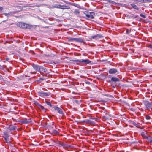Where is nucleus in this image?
I'll use <instances>...</instances> for the list:
<instances>
[{"label":"nucleus","instance_id":"nucleus-30","mask_svg":"<svg viewBox=\"0 0 152 152\" xmlns=\"http://www.w3.org/2000/svg\"><path fill=\"white\" fill-rule=\"evenodd\" d=\"M4 135L5 136V137H9L7 132H4Z\"/></svg>","mask_w":152,"mask_h":152},{"label":"nucleus","instance_id":"nucleus-8","mask_svg":"<svg viewBox=\"0 0 152 152\" xmlns=\"http://www.w3.org/2000/svg\"><path fill=\"white\" fill-rule=\"evenodd\" d=\"M31 120L30 119H27L25 118L22 120V122L24 124H28L31 122Z\"/></svg>","mask_w":152,"mask_h":152},{"label":"nucleus","instance_id":"nucleus-41","mask_svg":"<svg viewBox=\"0 0 152 152\" xmlns=\"http://www.w3.org/2000/svg\"><path fill=\"white\" fill-rule=\"evenodd\" d=\"M138 15H134V18H136L137 17Z\"/></svg>","mask_w":152,"mask_h":152},{"label":"nucleus","instance_id":"nucleus-7","mask_svg":"<svg viewBox=\"0 0 152 152\" xmlns=\"http://www.w3.org/2000/svg\"><path fill=\"white\" fill-rule=\"evenodd\" d=\"M54 108L55 110L57 111L58 113L61 114H63V112L61 108L58 107L56 106H55L54 107Z\"/></svg>","mask_w":152,"mask_h":152},{"label":"nucleus","instance_id":"nucleus-33","mask_svg":"<svg viewBox=\"0 0 152 152\" xmlns=\"http://www.w3.org/2000/svg\"><path fill=\"white\" fill-rule=\"evenodd\" d=\"M146 118L147 120H149L150 119L151 117L148 115H147L146 117Z\"/></svg>","mask_w":152,"mask_h":152},{"label":"nucleus","instance_id":"nucleus-38","mask_svg":"<svg viewBox=\"0 0 152 152\" xmlns=\"http://www.w3.org/2000/svg\"><path fill=\"white\" fill-rule=\"evenodd\" d=\"M86 84H90V83L88 81H86Z\"/></svg>","mask_w":152,"mask_h":152},{"label":"nucleus","instance_id":"nucleus-47","mask_svg":"<svg viewBox=\"0 0 152 152\" xmlns=\"http://www.w3.org/2000/svg\"><path fill=\"white\" fill-rule=\"evenodd\" d=\"M104 109V108H103H103H102V109Z\"/></svg>","mask_w":152,"mask_h":152},{"label":"nucleus","instance_id":"nucleus-35","mask_svg":"<svg viewBox=\"0 0 152 152\" xmlns=\"http://www.w3.org/2000/svg\"><path fill=\"white\" fill-rule=\"evenodd\" d=\"M64 2L66 4H69V3H71L70 2H68L67 1H64Z\"/></svg>","mask_w":152,"mask_h":152},{"label":"nucleus","instance_id":"nucleus-43","mask_svg":"<svg viewBox=\"0 0 152 152\" xmlns=\"http://www.w3.org/2000/svg\"><path fill=\"white\" fill-rule=\"evenodd\" d=\"M82 122H85V120H83V121H81Z\"/></svg>","mask_w":152,"mask_h":152},{"label":"nucleus","instance_id":"nucleus-25","mask_svg":"<svg viewBox=\"0 0 152 152\" xmlns=\"http://www.w3.org/2000/svg\"><path fill=\"white\" fill-rule=\"evenodd\" d=\"M151 2V1L150 0H143L142 3H148Z\"/></svg>","mask_w":152,"mask_h":152},{"label":"nucleus","instance_id":"nucleus-24","mask_svg":"<svg viewBox=\"0 0 152 152\" xmlns=\"http://www.w3.org/2000/svg\"><path fill=\"white\" fill-rule=\"evenodd\" d=\"M108 2L109 3L112 4H116V3L115 2L111 0H109Z\"/></svg>","mask_w":152,"mask_h":152},{"label":"nucleus","instance_id":"nucleus-40","mask_svg":"<svg viewBox=\"0 0 152 152\" xmlns=\"http://www.w3.org/2000/svg\"><path fill=\"white\" fill-rule=\"evenodd\" d=\"M3 8L1 7H0V10L2 11L3 10Z\"/></svg>","mask_w":152,"mask_h":152},{"label":"nucleus","instance_id":"nucleus-34","mask_svg":"<svg viewBox=\"0 0 152 152\" xmlns=\"http://www.w3.org/2000/svg\"><path fill=\"white\" fill-rule=\"evenodd\" d=\"M90 121L89 120L87 119L85 120V122L86 123H88Z\"/></svg>","mask_w":152,"mask_h":152},{"label":"nucleus","instance_id":"nucleus-15","mask_svg":"<svg viewBox=\"0 0 152 152\" xmlns=\"http://www.w3.org/2000/svg\"><path fill=\"white\" fill-rule=\"evenodd\" d=\"M60 7L59 9H69V8L66 5H60Z\"/></svg>","mask_w":152,"mask_h":152},{"label":"nucleus","instance_id":"nucleus-2","mask_svg":"<svg viewBox=\"0 0 152 152\" xmlns=\"http://www.w3.org/2000/svg\"><path fill=\"white\" fill-rule=\"evenodd\" d=\"M37 94L39 96L42 97H44L49 96L50 95V92L48 93H45L44 91H42L38 92Z\"/></svg>","mask_w":152,"mask_h":152},{"label":"nucleus","instance_id":"nucleus-29","mask_svg":"<svg viewBox=\"0 0 152 152\" xmlns=\"http://www.w3.org/2000/svg\"><path fill=\"white\" fill-rule=\"evenodd\" d=\"M132 124L134 125V126H137V123L136 122H134V121H132Z\"/></svg>","mask_w":152,"mask_h":152},{"label":"nucleus","instance_id":"nucleus-26","mask_svg":"<svg viewBox=\"0 0 152 152\" xmlns=\"http://www.w3.org/2000/svg\"><path fill=\"white\" fill-rule=\"evenodd\" d=\"M46 102L48 105L50 106L51 107H52L51 104L50 102L46 101Z\"/></svg>","mask_w":152,"mask_h":152},{"label":"nucleus","instance_id":"nucleus-6","mask_svg":"<svg viewBox=\"0 0 152 152\" xmlns=\"http://www.w3.org/2000/svg\"><path fill=\"white\" fill-rule=\"evenodd\" d=\"M94 15V13L93 12H89L87 14H86V17L91 19H93L94 17L93 15Z\"/></svg>","mask_w":152,"mask_h":152},{"label":"nucleus","instance_id":"nucleus-23","mask_svg":"<svg viewBox=\"0 0 152 152\" xmlns=\"http://www.w3.org/2000/svg\"><path fill=\"white\" fill-rule=\"evenodd\" d=\"M69 40L70 41H75V38H71L70 37L69 38Z\"/></svg>","mask_w":152,"mask_h":152},{"label":"nucleus","instance_id":"nucleus-20","mask_svg":"<svg viewBox=\"0 0 152 152\" xmlns=\"http://www.w3.org/2000/svg\"><path fill=\"white\" fill-rule=\"evenodd\" d=\"M4 137L5 141L7 143H9L10 142V141L8 140V137Z\"/></svg>","mask_w":152,"mask_h":152},{"label":"nucleus","instance_id":"nucleus-32","mask_svg":"<svg viewBox=\"0 0 152 152\" xmlns=\"http://www.w3.org/2000/svg\"><path fill=\"white\" fill-rule=\"evenodd\" d=\"M151 143H152V137H151L148 140Z\"/></svg>","mask_w":152,"mask_h":152},{"label":"nucleus","instance_id":"nucleus-17","mask_svg":"<svg viewBox=\"0 0 152 152\" xmlns=\"http://www.w3.org/2000/svg\"><path fill=\"white\" fill-rule=\"evenodd\" d=\"M38 107L40 109L43 110L45 112L46 111V109L43 106L40 104L38 105Z\"/></svg>","mask_w":152,"mask_h":152},{"label":"nucleus","instance_id":"nucleus-11","mask_svg":"<svg viewBox=\"0 0 152 152\" xmlns=\"http://www.w3.org/2000/svg\"><path fill=\"white\" fill-rule=\"evenodd\" d=\"M132 7L134 9L136 10H140L139 7H138L136 5L133 4H130Z\"/></svg>","mask_w":152,"mask_h":152},{"label":"nucleus","instance_id":"nucleus-39","mask_svg":"<svg viewBox=\"0 0 152 152\" xmlns=\"http://www.w3.org/2000/svg\"><path fill=\"white\" fill-rule=\"evenodd\" d=\"M130 32V31L129 30H127L126 31V32L128 34H129Z\"/></svg>","mask_w":152,"mask_h":152},{"label":"nucleus","instance_id":"nucleus-16","mask_svg":"<svg viewBox=\"0 0 152 152\" xmlns=\"http://www.w3.org/2000/svg\"><path fill=\"white\" fill-rule=\"evenodd\" d=\"M111 80L114 82H118L120 80L118 78L112 77L111 78Z\"/></svg>","mask_w":152,"mask_h":152},{"label":"nucleus","instance_id":"nucleus-13","mask_svg":"<svg viewBox=\"0 0 152 152\" xmlns=\"http://www.w3.org/2000/svg\"><path fill=\"white\" fill-rule=\"evenodd\" d=\"M32 66L35 70L38 71L40 66L37 65L33 64L32 65Z\"/></svg>","mask_w":152,"mask_h":152},{"label":"nucleus","instance_id":"nucleus-42","mask_svg":"<svg viewBox=\"0 0 152 152\" xmlns=\"http://www.w3.org/2000/svg\"><path fill=\"white\" fill-rule=\"evenodd\" d=\"M2 77L0 75V80L1 79H2Z\"/></svg>","mask_w":152,"mask_h":152},{"label":"nucleus","instance_id":"nucleus-22","mask_svg":"<svg viewBox=\"0 0 152 152\" xmlns=\"http://www.w3.org/2000/svg\"><path fill=\"white\" fill-rule=\"evenodd\" d=\"M74 13H75L76 15H77L79 14L80 13L79 11L78 10H75L74 12Z\"/></svg>","mask_w":152,"mask_h":152},{"label":"nucleus","instance_id":"nucleus-27","mask_svg":"<svg viewBox=\"0 0 152 152\" xmlns=\"http://www.w3.org/2000/svg\"><path fill=\"white\" fill-rule=\"evenodd\" d=\"M53 133L54 134H57L58 133V132L57 130H54L53 131Z\"/></svg>","mask_w":152,"mask_h":152},{"label":"nucleus","instance_id":"nucleus-44","mask_svg":"<svg viewBox=\"0 0 152 152\" xmlns=\"http://www.w3.org/2000/svg\"><path fill=\"white\" fill-rule=\"evenodd\" d=\"M100 102H104V101L103 100H101L100 101Z\"/></svg>","mask_w":152,"mask_h":152},{"label":"nucleus","instance_id":"nucleus-28","mask_svg":"<svg viewBox=\"0 0 152 152\" xmlns=\"http://www.w3.org/2000/svg\"><path fill=\"white\" fill-rule=\"evenodd\" d=\"M140 16L142 17L143 18H146V16L145 15H144L142 14H140Z\"/></svg>","mask_w":152,"mask_h":152},{"label":"nucleus","instance_id":"nucleus-36","mask_svg":"<svg viewBox=\"0 0 152 152\" xmlns=\"http://www.w3.org/2000/svg\"><path fill=\"white\" fill-rule=\"evenodd\" d=\"M137 1L142 3L143 0H137Z\"/></svg>","mask_w":152,"mask_h":152},{"label":"nucleus","instance_id":"nucleus-4","mask_svg":"<svg viewBox=\"0 0 152 152\" xmlns=\"http://www.w3.org/2000/svg\"><path fill=\"white\" fill-rule=\"evenodd\" d=\"M118 72L117 69L114 68L110 69L108 71V72L110 74H115Z\"/></svg>","mask_w":152,"mask_h":152},{"label":"nucleus","instance_id":"nucleus-9","mask_svg":"<svg viewBox=\"0 0 152 152\" xmlns=\"http://www.w3.org/2000/svg\"><path fill=\"white\" fill-rule=\"evenodd\" d=\"M75 41L82 43L83 42V39L81 38H75Z\"/></svg>","mask_w":152,"mask_h":152},{"label":"nucleus","instance_id":"nucleus-12","mask_svg":"<svg viewBox=\"0 0 152 152\" xmlns=\"http://www.w3.org/2000/svg\"><path fill=\"white\" fill-rule=\"evenodd\" d=\"M60 6V4H56L54 5H52L51 6H50L49 8H57L59 9Z\"/></svg>","mask_w":152,"mask_h":152},{"label":"nucleus","instance_id":"nucleus-19","mask_svg":"<svg viewBox=\"0 0 152 152\" xmlns=\"http://www.w3.org/2000/svg\"><path fill=\"white\" fill-rule=\"evenodd\" d=\"M4 14L5 16H7L8 17L10 16H11L12 14H13V13L12 12H9L8 13H4Z\"/></svg>","mask_w":152,"mask_h":152},{"label":"nucleus","instance_id":"nucleus-18","mask_svg":"<svg viewBox=\"0 0 152 152\" xmlns=\"http://www.w3.org/2000/svg\"><path fill=\"white\" fill-rule=\"evenodd\" d=\"M8 129L10 130H14L15 129V127L13 126H10Z\"/></svg>","mask_w":152,"mask_h":152},{"label":"nucleus","instance_id":"nucleus-10","mask_svg":"<svg viewBox=\"0 0 152 152\" xmlns=\"http://www.w3.org/2000/svg\"><path fill=\"white\" fill-rule=\"evenodd\" d=\"M38 71L40 73L45 72L46 71V69L45 68L40 66Z\"/></svg>","mask_w":152,"mask_h":152},{"label":"nucleus","instance_id":"nucleus-45","mask_svg":"<svg viewBox=\"0 0 152 152\" xmlns=\"http://www.w3.org/2000/svg\"><path fill=\"white\" fill-rule=\"evenodd\" d=\"M133 1H137V0H133Z\"/></svg>","mask_w":152,"mask_h":152},{"label":"nucleus","instance_id":"nucleus-46","mask_svg":"<svg viewBox=\"0 0 152 152\" xmlns=\"http://www.w3.org/2000/svg\"><path fill=\"white\" fill-rule=\"evenodd\" d=\"M75 101L77 102H78V101L77 100H76Z\"/></svg>","mask_w":152,"mask_h":152},{"label":"nucleus","instance_id":"nucleus-3","mask_svg":"<svg viewBox=\"0 0 152 152\" xmlns=\"http://www.w3.org/2000/svg\"><path fill=\"white\" fill-rule=\"evenodd\" d=\"M75 61L77 62L83 63L85 64H89L91 62L90 61H89L87 59L77 60H76Z\"/></svg>","mask_w":152,"mask_h":152},{"label":"nucleus","instance_id":"nucleus-1","mask_svg":"<svg viewBox=\"0 0 152 152\" xmlns=\"http://www.w3.org/2000/svg\"><path fill=\"white\" fill-rule=\"evenodd\" d=\"M17 25L19 27L23 28H30L32 27L29 24L20 22L18 23H17Z\"/></svg>","mask_w":152,"mask_h":152},{"label":"nucleus","instance_id":"nucleus-37","mask_svg":"<svg viewBox=\"0 0 152 152\" xmlns=\"http://www.w3.org/2000/svg\"><path fill=\"white\" fill-rule=\"evenodd\" d=\"M148 47L149 48L152 49V45H149L148 46Z\"/></svg>","mask_w":152,"mask_h":152},{"label":"nucleus","instance_id":"nucleus-31","mask_svg":"<svg viewBox=\"0 0 152 152\" xmlns=\"http://www.w3.org/2000/svg\"><path fill=\"white\" fill-rule=\"evenodd\" d=\"M91 39H96L97 38L96 37V35H95L94 36L91 37Z\"/></svg>","mask_w":152,"mask_h":152},{"label":"nucleus","instance_id":"nucleus-14","mask_svg":"<svg viewBox=\"0 0 152 152\" xmlns=\"http://www.w3.org/2000/svg\"><path fill=\"white\" fill-rule=\"evenodd\" d=\"M69 4L70 5H72V6H74L76 7L79 8H81V7L80 6L79 4H77L76 3H69Z\"/></svg>","mask_w":152,"mask_h":152},{"label":"nucleus","instance_id":"nucleus-5","mask_svg":"<svg viewBox=\"0 0 152 152\" xmlns=\"http://www.w3.org/2000/svg\"><path fill=\"white\" fill-rule=\"evenodd\" d=\"M144 104L147 109L151 108L152 107V102L149 103L148 101H145Z\"/></svg>","mask_w":152,"mask_h":152},{"label":"nucleus","instance_id":"nucleus-21","mask_svg":"<svg viewBox=\"0 0 152 152\" xmlns=\"http://www.w3.org/2000/svg\"><path fill=\"white\" fill-rule=\"evenodd\" d=\"M103 37V36L100 34H98L96 35V37L97 38V39L98 38H101Z\"/></svg>","mask_w":152,"mask_h":152}]
</instances>
